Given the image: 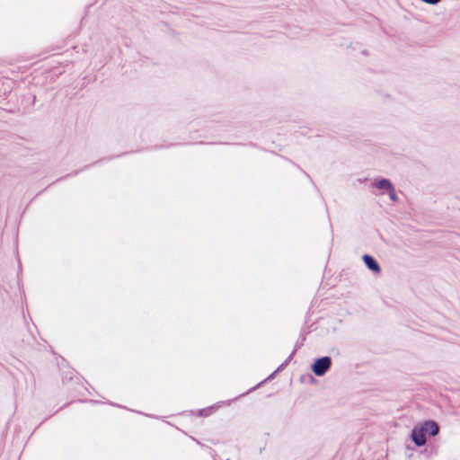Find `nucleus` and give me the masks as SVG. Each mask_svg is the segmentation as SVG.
<instances>
[{
	"label": "nucleus",
	"instance_id": "1",
	"mask_svg": "<svg viewBox=\"0 0 460 460\" xmlns=\"http://www.w3.org/2000/svg\"><path fill=\"white\" fill-rule=\"evenodd\" d=\"M332 366V358L328 356L317 358L312 365V371L317 376H323Z\"/></svg>",
	"mask_w": 460,
	"mask_h": 460
},
{
	"label": "nucleus",
	"instance_id": "2",
	"mask_svg": "<svg viewBox=\"0 0 460 460\" xmlns=\"http://www.w3.org/2000/svg\"><path fill=\"white\" fill-rule=\"evenodd\" d=\"M411 438L417 447H422L426 444V432L422 425L416 426L412 429Z\"/></svg>",
	"mask_w": 460,
	"mask_h": 460
},
{
	"label": "nucleus",
	"instance_id": "3",
	"mask_svg": "<svg viewBox=\"0 0 460 460\" xmlns=\"http://www.w3.org/2000/svg\"><path fill=\"white\" fill-rule=\"evenodd\" d=\"M363 261L366 264V266L367 267V269H369L370 270L376 272V273H379L381 271V268L378 264V262L370 255L368 254H365L363 256Z\"/></svg>",
	"mask_w": 460,
	"mask_h": 460
},
{
	"label": "nucleus",
	"instance_id": "4",
	"mask_svg": "<svg viewBox=\"0 0 460 460\" xmlns=\"http://www.w3.org/2000/svg\"><path fill=\"white\" fill-rule=\"evenodd\" d=\"M426 434H429L431 436H436L439 432V427L438 425L433 421V420H428L425 421L423 424H421Z\"/></svg>",
	"mask_w": 460,
	"mask_h": 460
},
{
	"label": "nucleus",
	"instance_id": "5",
	"mask_svg": "<svg viewBox=\"0 0 460 460\" xmlns=\"http://www.w3.org/2000/svg\"><path fill=\"white\" fill-rule=\"evenodd\" d=\"M373 185L380 190H386L393 189V184L391 181L387 179H382L376 182H374Z\"/></svg>",
	"mask_w": 460,
	"mask_h": 460
},
{
	"label": "nucleus",
	"instance_id": "6",
	"mask_svg": "<svg viewBox=\"0 0 460 460\" xmlns=\"http://www.w3.org/2000/svg\"><path fill=\"white\" fill-rule=\"evenodd\" d=\"M388 191H389V198L391 199V200L395 201L397 199V196L394 192V188L389 189Z\"/></svg>",
	"mask_w": 460,
	"mask_h": 460
}]
</instances>
